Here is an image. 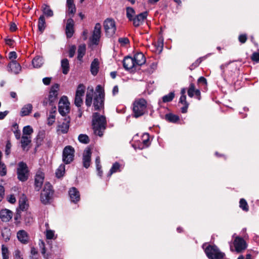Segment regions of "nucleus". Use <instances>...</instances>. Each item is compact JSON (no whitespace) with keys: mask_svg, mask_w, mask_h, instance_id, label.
Here are the masks:
<instances>
[{"mask_svg":"<svg viewBox=\"0 0 259 259\" xmlns=\"http://www.w3.org/2000/svg\"><path fill=\"white\" fill-rule=\"evenodd\" d=\"M175 94L174 92H171L167 95H164L162 97V102L163 103L170 102L172 101V100L175 98Z\"/></svg>","mask_w":259,"mask_h":259,"instance_id":"41","label":"nucleus"},{"mask_svg":"<svg viewBox=\"0 0 259 259\" xmlns=\"http://www.w3.org/2000/svg\"><path fill=\"white\" fill-rule=\"evenodd\" d=\"M74 25L75 22L72 18H69L67 20L65 30L67 38L69 39L73 36L75 32Z\"/></svg>","mask_w":259,"mask_h":259,"instance_id":"14","label":"nucleus"},{"mask_svg":"<svg viewBox=\"0 0 259 259\" xmlns=\"http://www.w3.org/2000/svg\"><path fill=\"white\" fill-rule=\"evenodd\" d=\"M187 92L189 97L192 98L195 95L196 99L199 100L201 99L200 91L195 88L194 83H191L190 84Z\"/></svg>","mask_w":259,"mask_h":259,"instance_id":"18","label":"nucleus"},{"mask_svg":"<svg viewBox=\"0 0 259 259\" xmlns=\"http://www.w3.org/2000/svg\"><path fill=\"white\" fill-rule=\"evenodd\" d=\"M123 67L125 70L130 72H134L136 71V65L133 57L127 56L122 61Z\"/></svg>","mask_w":259,"mask_h":259,"instance_id":"12","label":"nucleus"},{"mask_svg":"<svg viewBox=\"0 0 259 259\" xmlns=\"http://www.w3.org/2000/svg\"><path fill=\"white\" fill-rule=\"evenodd\" d=\"M165 119L171 123H177L180 120V117L178 115L174 114L171 113H167L165 115Z\"/></svg>","mask_w":259,"mask_h":259,"instance_id":"30","label":"nucleus"},{"mask_svg":"<svg viewBox=\"0 0 259 259\" xmlns=\"http://www.w3.org/2000/svg\"><path fill=\"white\" fill-rule=\"evenodd\" d=\"M103 26L107 36L111 37L115 33L116 27L113 19L107 18L104 21Z\"/></svg>","mask_w":259,"mask_h":259,"instance_id":"6","label":"nucleus"},{"mask_svg":"<svg viewBox=\"0 0 259 259\" xmlns=\"http://www.w3.org/2000/svg\"><path fill=\"white\" fill-rule=\"evenodd\" d=\"M24 221L26 224H30L33 222V218L31 213L26 212L24 216Z\"/></svg>","mask_w":259,"mask_h":259,"instance_id":"50","label":"nucleus"},{"mask_svg":"<svg viewBox=\"0 0 259 259\" xmlns=\"http://www.w3.org/2000/svg\"><path fill=\"white\" fill-rule=\"evenodd\" d=\"M82 103L83 100L81 97L75 96L74 99V104L75 106L77 107H80Z\"/></svg>","mask_w":259,"mask_h":259,"instance_id":"52","label":"nucleus"},{"mask_svg":"<svg viewBox=\"0 0 259 259\" xmlns=\"http://www.w3.org/2000/svg\"><path fill=\"white\" fill-rule=\"evenodd\" d=\"M2 253L3 259H9V251L8 247L4 245L2 246Z\"/></svg>","mask_w":259,"mask_h":259,"instance_id":"46","label":"nucleus"},{"mask_svg":"<svg viewBox=\"0 0 259 259\" xmlns=\"http://www.w3.org/2000/svg\"><path fill=\"white\" fill-rule=\"evenodd\" d=\"M31 141L26 136L23 135L21 140V147L23 150L25 149L26 147L31 143Z\"/></svg>","mask_w":259,"mask_h":259,"instance_id":"36","label":"nucleus"},{"mask_svg":"<svg viewBox=\"0 0 259 259\" xmlns=\"http://www.w3.org/2000/svg\"><path fill=\"white\" fill-rule=\"evenodd\" d=\"M55 116L53 114V112H50L49 116L48 118V123L50 125H52L55 122Z\"/></svg>","mask_w":259,"mask_h":259,"instance_id":"58","label":"nucleus"},{"mask_svg":"<svg viewBox=\"0 0 259 259\" xmlns=\"http://www.w3.org/2000/svg\"><path fill=\"white\" fill-rule=\"evenodd\" d=\"M143 138L144 140L143 141V143L146 147L148 146L149 143V134L148 133H145L143 136Z\"/></svg>","mask_w":259,"mask_h":259,"instance_id":"57","label":"nucleus"},{"mask_svg":"<svg viewBox=\"0 0 259 259\" xmlns=\"http://www.w3.org/2000/svg\"><path fill=\"white\" fill-rule=\"evenodd\" d=\"M100 37L101 34L93 33L92 38V41L93 44L95 45H98L99 42Z\"/></svg>","mask_w":259,"mask_h":259,"instance_id":"54","label":"nucleus"},{"mask_svg":"<svg viewBox=\"0 0 259 259\" xmlns=\"http://www.w3.org/2000/svg\"><path fill=\"white\" fill-rule=\"evenodd\" d=\"M203 60V57H200L197 59L195 62L193 63L189 67L190 70H194L195 68L197 67Z\"/></svg>","mask_w":259,"mask_h":259,"instance_id":"47","label":"nucleus"},{"mask_svg":"<svg viewBox=\"0 0 259 259\" xmlns=\"http://www.w3.org/2000/svg\"><path fill=\"white\" fill-rule=\"evenodd\" d=\"M100 37L101 34L93 33L92 38V41L93 44L95 45H98L99 42Z\"/></svg>","mask_w":259,"mask_h":259,"instance_id":"53","label":"nucleus"},{"mask_svg":"<svg viewBox=\"0 0 259 259\" xmlns=\"http://www.w3.org/2000/svg\"><path fill=\"white\" fill-rule=\"evenodd\" d=\"M85 87L82 84H79L76 91L75 96H83L85 92Z\"/></svg>","mask_w":259,"mask_h":259,"instance_id":"43","label":"nucleus"},{"mask_svg":"<svg viewBox=\"0 0 259 259\" xmlns=\"http://www.w3.org/2000/svg\"><path fill=\"white\" fill-rule=\"evenodd\" d=\"M148 15V13L147 11L143 12L135 15L130 21H132L133 25L136 27H138L143 24L144 21L147 19Z\"/></svg>","mask_w":259,"mask_h":259,"instance_id":"13","label":"nucleus"},{"mask_svg":"<svg viewBox=\"0 0 259 259\" xmlns=\"http://www.w3.org/2000/svg\"><path fill=\"white\" fill-rule=\"evenodd\" d=\"M68 8V14L70 18H72L74 14L76 12V7L75 5L67 6Z\"/></svg>","mask_w":259,"mask_h":259,"instance_id":"48","label":"nucleus"},{"mask_svg":"<svg viewBox=\"0 0 259 259\" xmlns=\"http://www.w3.org/2000/svg\"><path fill=\"white\" fill-rule=\"evenodd\" d=\"M46 133L45 131H39L36 138H35V150L36 151L37 149L39 147L42 143V142L45 138Z\"/></svg>","mask_w":259,"mask_h":259,"instance_id":"23","label":"nucleus"},{"mask_svg":"<svg viewBox=\"0 0 259 259\" xmlns=\"http://www.w3.org/2000/svg\"><path fill=\"white\" fill-rule=\"evenodd\" d=\"M93 89H92L91 92H87L85 96V103L87 107H89L91 106L92 102L93 101Z\"/></svg>","mask_w":259,"mask_h":259,"instance_id":"35","label":"nucleus"},{"mask_svg":"<svg viewBox=\"0 0 259 259\" xmlns=\"http://www.w3.org/2000/svg\"><path fill=\"white\" fill-rule=\"evenodd\" d=\"M198 84H201L202 85H206L207 84V80L206 79L203 77H200L197 80Z\"/></svg>","mask_w":259,"mask_h":259,"instance_id":"63","label":"nucleus"},{"mask_svg":"<svg viewBox=\"0 0 259 259\" xmlns=\"http://www.w3.org/2000/svg\"><path fill=\"white\" fill-rule=\"evenodd\" d=\"M41 10L43 13L42 15L46 16L47 17H51L54 15V12L51 9L50 6L46 4L42 5Z\"/></svg>","mask_w":259,"mask_h":259,"instance_id":"24","label":"nucleus"},{"mask_svg":"<svg viewBox=\"0 0 259 259\" xmlns=\"http://www.w3.org/2000/svg\"><path fill=\"white\" fill-rule=\"evenodd\" d=\"M64 120V121L61 124H59L57 127V132L58 134H67L68 132L70 126V118L68 116L65 117Z\"/></svg>","mask_w":259,"mask_h":259,"instance_id":"15","label":"nucleus"},{"mask_svg":"<svg viewBox=\"0 0 259 259\" xmlns=\"http://www.w3.org/2000/svg\"><path fill=\"white\" fill-rule=\"evenodd\" d=\"M69 105L70 103L66 96H63L60 98L59 102L58 111L63 116H65L70 112Z\"/></svg>","mask_w":259,"mask_h":259,"instance_id":"8","label":"nucleus"},{"mask_svg":"<svg viewBox=\"0 0 259 259\" xmlns=\"http://www.w3.org/2000/svg\"><path fill=\"white\" fill-rule=\"evenodd\" d=\"M118 42L123 46L130 44V40L127 37H120L118 38Z\"/></svg>","mask_w":259,"mask_h":259,"instance_id":"59","label":"nucleus"},{"mask_svg":"<svg viewBox=\"0 0 259 259\" xmlns=\"http://www.w3.org/2000/svg\"><path fill=\"white\" fill-rule=\"evenodd\" d=\"M239 207L244 211L249 210V206L246 200L244 198H241L239 201Z\"/></svg>","mask_w":259,"mask_h":259,"instance_id":"42","label":"nucleus"},{"mask_svg":"<svg viewBox=\"0 0 259 259\" xmlns=\"http://www.w3.org/2000/svg\"><path fill=\"white\" fill-rule=\"evenodd\" d=\"M59 84L55 83L53 85L49 92L48 96V100L49 102V105L53 107L55 105V103L58 100V91L59 89Z\"/></svg>","mask_w":259,"mask_h":259,"instance_id":"9","label":"nucleus"},{"mask_svg":"<svg viewBox=\"0 0 259 259\" xmlns=\"http://www.w3.org/2000/svg\"><path fill=\"white\" fill-rule=\"evenodd\" d=\"M11 71L15 74H18L21 71V67L19 63L16 61H11L8 65Z\"/></svg>","mask_w":259,"mask_h":259,"instance_id":"25","label":"nucleus"},{"mask_svg":"<svg viewBox=\"0 0 259 259\" xmlns=\"http://www.w3.org/2000/svg\"><path fill=\"white\" fill-rule=\"evenodd\" d=\"M45 174L41 171H38L34 178V188L36 191H39L43 184Z\"/></svg>","mask_w":259,"mask_h":259,"instance_id":"17","label":"nucleus"},{"mask_svg":"<svg viewBox=\"0 0 259 259\" xmlns=\"http://www.w3.org/2000/svg\"><path fill=\"white\" fill-rule=\"evenodd\" d=\"M47 26L45 17L44 15H40L38 20V30L40 34H42Z\"/></svg>","mask_w":259,"mask_h":259,"instance_id":"26","label":"nucleus"},{"mask_svg":"<svg viewBox=\"0 0 259 259\" xmlns=\"http://www.w3.org/2000/svg\"><path fill=\"white\" fill-rule=\"evenodd\" d=\"M101 25L99 23L96 24L93 33L101 34Z\"/></svg>","mask_w":259,"mask_h":259,"instance_id":"56","label":"nucleus"},{"mask_svg":"<svg viewBox=\"0 0 259 259\" xmlns=\"http://www.w3.org/2000/svg\"><path fill=\"white\" fill-rule=\"evenodd\" d=\"M54 192L52 185L49 182H46L40 195L41 203L45 205L50 204Z\"/></svg>","mask_w":259,"mask_h":259,"instance_id":"4","label":"nucleus"},{"mask_svg":"<svg viewBox=\"0 0 259 259\" xmlns=\"http://www.w3.org/2000/svg\"><path fill=\"white\" fill-rule=\"evenodd\" d=\"M99 65L98 60L97 59H94L91 65V72L94 76L96 75L99 71Z\"/></svg>","mask_w":259,"mask_h":259,"instance_id":"31","label":"nucleus"},{"mask_svg":"<svg viewBox=\"0 0 259 259\" xmlns=\"http://www.w3.org/2000/svg\"><path fill=\"white\" fill-rule=\"evenodd\" d=\"M11 148V143L9 141H8L6 145L5 153L6 155H9L10 153V149Z\"/></svg>","mask_w":259,"mask_h":259,"instance_id":"64","label":"nucleus"},{"mask_svg":"<svg viewBox=\"0 0 259 259\" xmlns=\"http://www.w3.org/2000/svg\"><path fill=\"white\" fill-rule=\"evenodd\" d=\"M251 59L252 61L255 62H259V53L258 52H254L252 53L251 56Z\"/></svg>","mask_w":259,"mask_h":259,"instance_id":"60","label":"nucleus"},{"mask_svg":"<svg viewBox=\"0 0 259 259\" xmlns=\"http://www.w3.org/2000/svg\"><path fill=\"white\" fill-rule=\"evenodd\" d=\"M65 172V165L64 164H61L56 169L55 172L56 177L58 179H60L64 176Z\"/></svg>","mask_w":259,"mask_h":259,"instance_id":"34","label":"nucleus"},{"mask_svg":"<svg viewBox=\"0 0 259 259\" xmlns=\"http://www.w3.org/2000/svg\"><path fill=\"white\" fill-rule=\"evenodd\" d=\"M54 236V231L51 230H48L46 232V238L47 239H52Z\"/></svg>","mask_w":259,"mask_h":259,"instance_id":"61","label":"nucleus"},{"mask_svg":"<svg viewBox=\"0 0 259 259\" xmlns=\"http://www.w3.org/2000/svg\"><path fill=\"white\" fill-rule=\"evenodd\" d=\"M17 237L18 240L24 244H26L29 241L28 233L23 230H20L17 232Z\"/></svg>","mask_w":259,"mask_h":259,"instance_id":"21","label":"nucleus"},{"mask_svg":"<svg viewBox=\"0 0 259 259\" xmlns=\"http://www.w3.org/2000/svg\"><path fill=\"white\" fill-rule=\"evenodd\" d=\"M233 245L235 251L237 253L242 252L247 247V244L245 240L242 237L239 236L235 237L233 242Z\"/></svg>","mask_w":259,"mask_h":259,"instance_id":"11","label":"nucleus"},{"mask_svg":"<svg viewBox=\"0 0 259 259\" xmlns=\"http://www.w3.org/2000/svg\"><path fill=\"white\" fill-rule=\"evenodd\" d=\"M92 151L90 147H88L83 151L82 156L83 166L85 168H88L91 163Z\"/></svg>","mask_w":259,"mask_h":259,"instance_id":"16","label":"nucleus"},{"mask_svg":"<svg viewBox=\"0 0 259 259\" xmlns=\"http://www.w3.org/2000/svg\"><path fill=\"white\" fill-rule=\"evenodd\" d=\"M1 235L5 242H8L10 239L11 232L8 228H4L1 231Z\"/></svg>","mask_w":259,"mask_h":259,"instance_id":"32","label":"nucleus"},{"mask_svg":"<svg viewBox=\"0 0 259 259\" xmlns=\"http://www.w3.org/2000/svg\"><path fill=\"white\" fill-rule=\"evenodd\" d=\"M104 95L100 93V94H95L93 98V107L94 110L101 111L104 108Z\"/></svg>","mask_w":259,"mask_h":259,"instance_id":"10","label":"nucleus"},{"mask_svg":"<svg viewBox=\"0 0 259 259\" xmlns=\"http://www.w3.org/2000/svg\"><path fill=\"white\" fill-rule=\"evenodd\" d=\"M76 47L75 45H71L69 47L68 56L69 58H73L75 55Z\"/></svg>","mask_w":259,"mask_h":259,"instance_id":"51","label":"nucleus"},{"mask_svg":"<svg viewBox=\"0 0 259 259\" xmlns=\"http://www.w3.org/2000/svg\"><path fill=\"white\" fill-rule=\"evenodd\" d=\"M86 52V46L85 44L80 45L78 46L77 50V60L82 61V58Z\"/></svg>","mask_w":259,"mask_h":259,"instance_id":"29","label":"nucleus"},{"mask_svg":"<svg viewBox=\"0 0 259 259\" xmlns=\"http://www.w3.org/2000/svg\"><path fill=\"white\" fill-rule=\"evenodd\" d=\"M120 165L118 162H116L114 163L110 169L108 176L110 177L112 175V174L120 171Z\"/></svg>","mask_w":259,"mask_h":259,"instance_id":"39","label":"nucleus"},{"mask_svg":"<svg viewBox=\"0 0 259 259\" xmlns=\"http://www.w3.org/2000/svg\"><path fill=\"white\" fill-rule=\"evenodd\" d=\"M107 121L106 117L101 115L98 112L93 114L92 126L95 134L102 137L106 129Z\"/></svg>","mask_w":259,"mask_h":259,"instance_id":"1","label":"nucleus"},{"mask_svg":"<svg viewBox=\"0 0 259 259\" xmlns=\"http://www.w3.org/2000/svg\"><path fill=\"white\" fill-rule=\"evenodd\" d=\"M247 40V35L245 33L241 34L238 36V40L242 44L245 43Z\"/></svg>","mask_w":259,"mask_h":259,"instance_id":"55","label":"nucleus"},{"mask_svg":"<svg viewBox=\"0 0 259 259\" xmlns=\"http://www.w3.org/2000/svg\"><path fill=\"white\" fill-rule=\"evenodd\" d=\"M133 117L138 118L147 113V102L143 98L135 100L133 104Z\"/></svg>","mask_w":259,"mask_h":259,"instance_id":"2","label":"nucleus"},{"mask_svg":"<svg viewBox=\"0 0 259 259\" xmlns=\"http://www.w3.org/2000/svg\"><path fill=\"white\" fill-rule=\"evenodd\" d=\"M179 103L183 105V107L181 108V112L182 113H187L189 104L186 100V96H181Z\"/></svg>","mask_w":259,"mask_h":259,"instance_id":"27","label":"nucleus"},{"mask_svg":"<svg viewBox=\"0 0 259 259\" xmlns=\"http://www.w3.org/2000/svg\"><path fill=\"white\" fill-rule=\"evenodd\" d=\"M18 179L21 182H26L29 178V170L26 163L19 162L17 168Z\"/></svg>","mask_w":259,"mask_h":259,"instance_id":"5","label":"nucleus"},{"mask_svg":"<svg viewBox=\"0 0 259 259\" xmlns=\"http://www.w3.org/2000/svg\"><path fill=\"white\" fill-rule=\"evenodd\" d=\"M75 150L71 146H66L63 150L62 160L66 164H70L74 160Z\"/></svg>","mask_w":259,"mask_h":259,"instance_id":"7","label":"nucleus"},{"mask_svg":"<svg viewBox=\"0 0 259 259\" xmlns=\"http://www.w3.org/2000/svg\"><path fill=\"white\" fill-rule=\"evenodd\" d=\"M13 212L12 211L7 209H2L0 211V218L4 222H8L12 218Z\"/></svg>","mask_w":259,"mask_h":259,"instance_id":"19","label":"nucleus"},{"mask_svg":"<svg viewBox=\"0 0 259 259\" xmlns=\"http://www.w3.org/2000/svg\"><path fill=\"white\" fill-rule=\"evenodd\" d=\"M32 108L33 107L31 104L25 105L21 109L20 116L23 117L28 115L31 112Z\"/></svg>","mask_w":259,"mask_h":259,"instance_id":"28","label":"nucleus"},{"mask_svg":"<svg viewBox=\"0 0 259 259\" xmlns=\"http://www.w3.org/2000/svg\"><path fill=\"white\" fill-rule=\"evenodd\" d=\"M136 11L134 8L128 7L126 8V15L129 21L131 20L135 16Z\"/></svg>","mask_w":259,"mask_h":259,"instance_id":"38","label":"nucleus"},{"mask_svg":"<svg viewBox=\"0 0 259 259\" xmlns=\"http://www.w3.org/2000/svg\"><path fill=\"white\" fill-rule=\"evenodd\" d=\"M33 132V128L30 125L25 126L23 128V135H30Z\"/></svg>","mask_w":259,"mask_h":259,"instance_id":"49","label":"nucleus"},{"mask_svg":"<svg viewBox=\"0 0 259 259\" xmlns=\"http://www.w3.org/2000/svg\"><path fill=\"white\" fill-rule=\"evenodd\" d=\"M32 63L34 67L39 68L43 64L42 58L37 56L32 60Z\"/></svg>","mask_w":259,"mask_h":259,"instance_id":"40","label":"nucleus"},{"mask_svg":"<svg viewBox=\"0 0 259 259\" xmlns=\"http://www.w3.org/2000/svg\"><path fill=\"white\" fill-rule=\"evenodd\" d=\"M26 197L22 198L19 200V207L22 211H24L27 208L28 206L26 204Z\"/></svg>","mask_w":259,"mask_h":259,"instance_id":"45","label":"nucleus"},{"mask_svg":"<svg viewBox=\"0 0 259 259\" xmlns=\"http://www.w3.org/2000/svg\"><path fill=\"white\" fill-rule=\"evenodd\" d=\"M78 140L83 144H88L90 142L89 137L85 134H80L78 136Z\"/></svg>","mask_w":259,"mask_h":259,"instance_id":"44","label":"nucleus"},{"mask_svg":"<svg viewBox=\"0 0 259 259\" xmlns=\"http://www.w3.org/2000/svg\"><path fill=\"white\" fill-rule=\"evenodd\" d=\"M156 50L159 52V53H160L163 47V38L162 37H159L157 42L155 43L154 45Z\"/></svg>","mask_w":259,"mask_h":259,"instance_id":"37","label":"nucleus"},{"mask_svg":"<svg viewBox=\"0 0 259 259\" xmlns=\"http://www.w3.org/2000/svg\"><path fill=\"white\" fill-rule=\"evenodd\" d=\"M61 67L62 73L64 74H67L69 71V63L67 59L64 58L61 60Z\"/></svg>","mask_w":259,"mask_h":259,"instance_id":"33","label":"nucleus"},{"mask_svg":"<svg viewBox=\"0 0 259 259\" xmlns=\"http://www.w3.org/2000/svg\"><path fill=\"white\" fill-rule=\"evenodd\" d=\"M204 252L209 259H224L225 253L222 252L218 247L213 244H209L204 249Z\"/></svg>","mask_w":259,"mask_h":259,"instance_id":"3","label":"nucleus"},{"mask_svg":"<svg viewBox=\"0 0 259 259\" xmlns=\"http://www.w3.org/2000/svg\"><path fill=\"white\" fill-rule=\"evenodd\" d=\"M69 195L72 202L76 203L80 200V194L78 190L75 187H72L69 191Z\"/></svg>","mask_w":259,"mask_h":259,"instance_id":"20","label":"nucleus"},{"mask_svg":"<svg viewBox=\"0 0 259 259\" xmlns=\"http://www.w3.org/2000/svg\"><path fill=\"white\" fill-rule=\"evenodd\" d=\"M133 58L136 66H142L145 63L146 61L144 55L142 52L136 53Z\"/></svg>","mask_w":259,"mask_h":259,"instance_id":"22","label":"nucleus"},{"mask_svg":"<svg viewBox=\"0 0 259 259\" xmlns=\"http://www.w3.org/2000/svg\"><path fill=\"white\" fill-rule=\"evenodd\" d=\"M96 93H95V94H100V93L103 94L105 96V92L104 90L102 87L101 85H98L97 86L96 89Z\"/></svg>","mask_w":259,"mask_h":259,"instance_id":"62","label":"nucleus"}]
</instances>
